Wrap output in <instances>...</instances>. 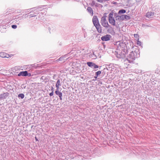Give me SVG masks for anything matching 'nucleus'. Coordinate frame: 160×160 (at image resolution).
Here are the masks:
<instances>
[{
    "instance_id": "29",
    "label": "nucleus",
    "mask_w": 160,
    "mask_h": 160,
    "mask_svg": "<svg viewBox=\"0 0 160 160\" xmlns=\"http://www.w3.org/2000/svg\"><path fill=\"white\" fill-rule=\"evenodd\" d=\"M140 43H141V42L138 41V42H137V44L139 45Z\"/></svg>"
},
{
    "instance_id": "6",
    "label": "nucleus",
    "mask_w": 160,
    "mask_h": 160,
    "mask_svg": "<svg viewBox=\"0 0 160 160\" xmlns=\"http://www.w3.org/2000/svg\"><path fill=\"white\" fill-rule=\"evenodd\" d=\"M92 21L95 26L99 24L98 19L96 16H94L93 17Z\"/></svg>"
},
{
    "instance_id": "20",
    "label": "nucleus",
    "mask_w": 160,
    "mask_h": 160,
    "mask_svg": "<svg viewBox=\"0 0 160 160\" xmlns=\"http://www.w3.org/2000/svg\"><path fill=\"white\" fill-rule=\"evenodd\" d=\"M24 95L23 93H21L18 95V97L19 98L23 99L24 97Z\"/></svg>"
},
{
    "instance_id": "34",
    "label": "nucleus",
    "mask_w": 160,
    "mask_h": 160,
    "mask_svg": "<svg viewBox=\"0 0 160 160\" xmlns=\"http://www.w3.org/2000/svg\"><path fill=\"white\" fill-rule=\"evenodd\" d=\"M97 58V56H95V57H94V58L95 59V58Z\"/></svg>"
},
{
    "instance_id": "28",
    "label": "nucleus",
    "mask_w": 160,
    "mask_h": 160,
    "mask_svg": "<svg viewBox=\"0 0 160 160\" xmlns=\"http://www.w3.org/2000/svg\"><path fill=\"white\" fill-rule=\"evenodd\" d=\"M51 89L52 92H53V87H51Z\"/></svg>"
},
{
    "instance_id": "17",
    "label": "nucleus",
    "mask_w": 160,
    "mask_h": 160,
    "mask_svg": "<svg viewBox=\"0 0 160 160\" xmlns=\"http://www.w3.org/2000/svg\"><path fill=\"white\" fill-rule=\"evenodd\" d=\"M116 21L118 20L119 21L123 20L122 15L121 16H117L116 18Z\"/></svg>"
},
{
    "instance_id": "35",
    "label": "nucleus",
    "mask_w": 160,
    "mask_h": 160,
    "mask_svg": "<svg viewBox=\"0 0 160 160\" xmlns=\"http://www.w3.org/2000/svg\"><path fill=\"white\" fill-rule=\"evenodd\" d=\"M97 76H96L95 75V77H94L95 78H97Z\"/></svg>"
},
{
    "instance_id": "8",
    "label": "nucleus",
    "mask_w": 160,
    "mask_h": 160,
    "mask_svg": "<svg viewBox=\"0 0 160 160\" xmlns=\"http://www.w3.org/2000/svg\"><path fill=\"white\" fill-rule=\"evenodd\" d=\"M108 21L113 26H116V27H118L119 24L117 23H115V21L114 18L108 19Z\"/></svg>"
},
{
    "instance_id": "7",
    "label": "nucleus",
    "mask_w": 160,
    "mask_h": 160,
    "mask_svg": "<svg viewBox=\"0 0 160 160\" xmlns=\"http://www.w3.org/2000/svg\"><path fill=\"white\" fill-rule=\"evenodd\" d=\"M87 65L91 68H98V65L95 64L92 62H87Z\"/></svg>"
},
{
    "instance_id": "13",
    "label": "nucleus",
    "mask_w": 160,
    "mask_h": 160,
    "mask_svg": "<svg viewBox=\"0 0 160 160\" xmlns=\"http://www.w3.org/2000/svg\"><path fill=\"white\" fill-rule=\"evenodd\" d=\"M154 15V13L152 12H148L147 13L146 17L149 18H152Z\"/></svg>"
},
{
    "instance_id": "30",
    "label": "nucleus",
    "mask_w": 160,
    "mask_h": 160,
    "mask_svg": "<svg viewBox=\"0 0 160 160\" xmlns=\"http://www.w3.org/2000/svg\"><path fill=\"white\" fill-rule=\"evenodd\" d=\"M74 158V157L72 155L71 156V159H73Z\"/></svg>"
},
{
    "instance_id": "33",
    "label": "nucleus",
    "mask_w": 160,
    "mask_h": 160,
    "mask_svg": "<svg viewBox=\"0 0 160 160\" xmlns=\"http://www.w3.org/2000/svg\"><path fill=\"white\" fill-rule=\"evenodd\" d=\"M135 36H136V37H137V36H138V34H135L134 35V36L135 37Z\"/></svg>"
},
{
    "instance_id": "23",
    "label": "nucleus",
    "mask_w": 160,
    "mask_h": 160,
    "mask_svg": "<svg viewBox=\"0 0 160 160\" xmlns=\"http://www.w3.org/2000/svg\"><path fill=\"white\" fill-rule=\"evenodd\" d=\"M101 73V71H99L97 72H96L95 73V75L97 77H98V75H100Z\"/></svg>"
},
{
    "instance_id": "9",
    "label": "nucleus",
    "mask_w": 160,
    "mask_h": 160,
    "mask_svg": "<svg viewBox=\"0 0 160 160\" xmlns=\"http://www.w3.org/2000/svg\"><path fill=\"white\" fill-rule=\"evenodd\" d=\"M116 141H103V142H102L101 144L102 143L104 145H106L108 144L109 146H110L109 144H112V143L113 142L116 143Z\"/></svg>"
},
{
    "instance_id": "16",
    "label": "nucleus",
    "mask_w": 160,
    "mask_h": 160,
    "mask_svg": "<svg viewBox=\"0 0 160 160\" xmlns=\"http://www.w3.org/2000/svg\"><path fill=\"white\" fill-rule=\"evenodd\" d=\"M88 11L92 15H93V12L92 8L90 7H88L87 8Z\"/></svg>"
},
{
    "instance_id": "15",
    "label": "nucleus",
    "mask_w": 160,
    "mask_h": 160,
    "mask_svg": "<svg viewBox=\"0 0 160 160\" xmlns=\"http://www.w3.org/2000/svg\"><path fill=\"white\" fill-rule=\"evenodd\" d=\"M98 32L99 33H101L102 32V29L101 28V26L100 24H98V25H97L95 26Z\"/></svg>"
},
{
    "instance_id": "32",
    "label": "nucleus",
    "mask_w": 160,
    "mask_h": 160,
    "mask_svg": "<svg viewBox=\"0 0 160 160\" xmlns=\"http://www.w3.org/2000/svg\"><path fill=\"white\" fill-rule=\"evenodd\" d=\"M91 56L92 57L93 56H92L93 55H94V53H93L92 54H91Z\"/></svg>"
},
{
    "instance_id": "4",
    "label": "nucleus",
    "mask_w": 160,
    "mask_h": 160,
    "mask_svg": "<svg viewBox=\"0 0 160 160\" xmlns=\"http://www.w3.org/2000/svg\"><path fill=\"white\" fill-rule=\"evenodd\" d=\"M117 57L118 58H122L125 57V55L128 53L127 51H125L124 50L122 49V50H119L116 52Z\"/></svg>"
},
{
    "instance_id": "26",
    "label": "nucleus",
    "mask_w": 160,
    "mask_h": 160,
    "mask_svg": "<svg viewBox=\"0 0 160 160\" xmlns=\"http://www.w3.org/2000/svg\"><path fill=\"white\" fill-rule=\"evenodd\" d=\"M53 95V92H51L49 94V95L50 96H52Z\"/></svg>"
},
{
    "instance_id": "18",
    "label": "nucleus",
    "mask_w": 160,
    "mask_h": 160,
    "mask_svg": "<svg viewBox=\"0 0 160 160\" xmlns=\"http://www.w3.org/2000/svg\"><path fill=\"white\" fill-rule=\"evenodd\" d=\"M123 20L126 19L127 20L130 19V18L129 16L125 15H122Z\"/></svg>"
},
{
    "instance_id": "21",
    "label": "nucleus",
    "mask_w": 160,
    "mask_h": 160,
    "mask_svg": "<svg viewBox=\"0 0 160 160\" xmlns=\"http://www.w3.org/2000/svg\"><path fill=\"white\" fill-rule=\"evenodd\" d=\"M109 18L108 19H110L113 18V14L112 12H111L109 13Z\"/></svg>"
},
{
    "instance_id": "5",
    "label": "nucleus",
    "mask_w": 160,
    "mask_h": 160,
    "mask_svg": "<svg viewBox=\"0 0 160 160\" xmlns=\"http://www.w3.org/2000/svg\"><path fill=\"white\" fill-rule=\"evenodd\" d=\"M31 76V73H28L27 71L21 72L18 74V76H22L26 77L28 76V77H30Z\"/></svg>"
},
{
    "instance_id": "11",
    "label": "nucleus",
    "mask_w": 160,
    "mask_h": 160,
    "mask_svg": "<svg viewBox=\"0 0 160 160\" xmlns=\"http://www.w3.org/2000/svg\"><path fill=\"white\" fill-rule=\"evenodd\" d=\"M55 93L59 97L60 99L61 100H62V93L59 91V89H57L56 91L55 92Z\"/></svg>"
},
{
    "instance_id": "19",
    "label": "nucleus",
    "mask_w": 160,
    "mask_h": 160,
    "mask_svg": "<svg viewBox=\"0 0 160 160\" xmlns=\"http://www.w3.org/2000/svg\"><path fill=\"white\" fill-rule=\"evenodd\" d=\"M60 81L59 80V79H58V80L56 84V87L57 88V89H59V86H60Z\"/></svg>"
},
{
    "instance_id": "31",
    "label": "nucleus",
    "mask_w": 160,
    "mask_h": 160,
    "mask_svg": "<svg viewBox=\"0 0 160 160\" xmlns=\"http://www.w3.org/2000/svg\"><path fill=\"white\" fill-rule=\"evenodd\" d=\"M92 4H93V5H94V4H95V2H94V1H93L92 2Z\"/></svg>"
},
{
    "instance_id": "3",
    "label": "nucleus",
    "mask_w": 160,
    "mask_h": 160,
    "mask_svg": "<svg viewBox=\"0 0 160 160\" xmlns=\"http://www.w3.org/2000/svg\"><path fill=\"white\" fill-rule=\"evenodd\" d=\"M136 53L135 52L132 51L129 54L128 58H127V61L129 63H132L134 61L135 59V54Z\"/></svg>"
},
{
    "instance_id": "14",
    "label": "nucleus",
    "mask_w": 160,
    "mask_h": 160,
    "mask_svg": "<svg viewBox=\"0 0 160 160\" xmlns=\"http://www.w3.org/2000/svg\"><path fill=\"white\" fill-rule=\"evenodd\" d=\"M9 55L8 54H6L3 52L0 53V57L2 58H8Z\"/></svg>"
},
{
    "instance_id": "1",
    "label": "nucleus",
    "mask_w": 160,
    "mask_h": 160,
    "mask_svg": "<svg viewBox=\"0 0 160 160\" xmlns=\"http://www.w3.org/2000/svg\"><path fill=\"white\" fill-rule=\"evenodd\" d=\"M77 142L76 147L79 150L81 151V155L78 156V158L83 160L85 159H90V157H93V154H94L97 150H94L93 146L92 141H78Z\"/></svg>"
},
{
    "instance_id": "24",
    "label": "nucleus",
    "mask_w": 160,
    "mask_h": 160,
    "mask_svg": "<svg viewBox=\"0 0 160 160\" xmlns=\"http://www.w3.org/2000/svg\"><path fill=\"white\" fill-rule=\"evenodd\" d=\"M142 26L143 27L145 28H147V27H150L148 25H147V24H142Z\"/></svg>"
},
{
    "instance_id": "36",
    "label": "nucleus",
    "mask_w": 160,
    "mask_h": 160,
    "mask_svg": "<svg viewBox=\"0 0 160 160\" xmlns=\"http://www.w3.org/2000/svg\"><path fill=\"white\" fill-rule=\"evenodd\" d=\"M35 138H36V140H38V139L36 138V137H35Z\"/></svg>"
},
{
    "instance_id": "10",
    "label": "nucleus",
    "mask_w": 160,
    "mask_h": 160,
    "mask_svg": "<svg viewBox=\"0 0 160 160\" xmlns=\"http://www.w3.org/2000/svg\"><path fill=\"white\" fill-rule=\"evenodd\" d=\"M111 36L110 35H106L101 37V40L103 41H107L110 40Z\"/></svg>"
},
{
    "instance_id": "27",
    "label": "nucleus",
    "mask_w": 160,
    "mask_h": 160,
    "mask_svg": "<svg viewBox=\"0 0 160 160\" xmlns=\"http://www.w3.org/2000/svg\"><path fill=\"white\" fill-rule=\"evenodd\" d=\"M98 2H102L104 0H97Z\"/></svg>"
},
{
    "instance_id": "22",
    "label": "nucleus",
    "mask_w": 160,
    "mask_h": 160,
    "mask_svg": "<svg viewBox=\"0 0 160 160\" xmlns=\"http://www.w3.org/2000/svg\"><path fill=\"white\" fill-rule=\"evenodd\" d=\"M126 12L125 10L124 9H122L119 10L118 12V14L120 13H124Z\"/></svg>"
},
{
    "instance_id": "2",
    "label": "nucleus",
    "mask_w": 160,
    "mask_h": 160,
    "mask_svg": "<svg viewBox=\"0 0 160 160\" xmlns=\"http://www.w3.org/2000/svg\"><path fill=\"white\" fill-rule=\"evenodd\" d=\"M106 14L104 13L103 16L101 18L100 22L101 25L104 27L107 28H108L109 26L108 22L106 20Z\"/></svg>"
},
{
    "instance_id": "25",
    "label": "nucleus",
    "mask_w": 160,
    "mask_h": 160,
    "mask_svg": "<svg viewBox=\"0 0 160 160\" xmlns=\"http://www.w3.org/2000/svg\"><path fill=\"white\" fill-rule=\"evenodd\" d=\"M12 27L13 29H16L17 27V26L15 25H13L12 26Z\"/></svg>"
},
{
    "instance_id": "12",
    "label": "nucleus",
    "mask_w": 160,
    "mask_h": 160,
    "mask_svg": "<svg viewBox=\"0 0 160 160\" xmlns=\"http://www.w3.org/2000/svg\"><path fill=\"white\" fill-rule=\"evenodd\" d=\"M9 95V93L8 92L4 93L0 95V99L2 98H5Z\"/></svg>"
}]
</instances>
